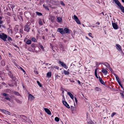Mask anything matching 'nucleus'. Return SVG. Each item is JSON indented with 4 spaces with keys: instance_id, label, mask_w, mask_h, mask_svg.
<instances>
[{
    "instance_id": "1",
    "label": "nucleus",
    "mask_w": 124,
    "mask_h": 124,
    "mask_svg": "<svg viewBox=\"0 0 124 124\" xmlns=\"http://www.w3.org/2000/svg\"><path fill=\"white\" fill-rule=\"evenodd\" d=\"M0 38L4 41H6L7 36L4 34L2 33V35L0 34Z\"/></svg>"
},
{
    "instance_id": "2",
    "label": "nucleus",
    "mask_w": 124,
    "mask_h": 124,
    "mask_svg": "<svg viewBox=\"0 0 124 124\" xmlns=\"http://www.w3.org/2000/svg\"><path fill=\"white\" fill-rule=\"evenodd\" d=\"M74 19L76 22L78 24H81V23L78 17L75 15L73 16Z\"/></svg>"
},
{
    "instance_id": "3",
    "label": "nucleus",
    "mask_w": 124,
    "mask_h": 124,
    "mask_svg": "<svg viewBox=\"0 0 124 124\" xmlns=\"http://www.w3.org/2000/svg\"><path fill=\"white\" fill-rule=\"evenodd\" d=\"M2 95H3L4 96V98L5 99L9 101L10 100L9 96L8 94L5 93H2Z\"/></svg>"
},
{
    "instance_id": "4",
    "label": "nucleus",
    "mask_w": 124,
    "mask_h": 124,
    "mask_svg": "<svg viewBox=\"0 0 124 124\" xmlns=\"http://www.w3.org/2000/svg\"><path fill=\"white\" fill-rule=\"evenodd\" d=\"M20 118L24 122L28 121V119L25 116L23 115L21 116Z\"/></svg>"
},
{
    "instance_id": "5",
    "label": "nucleus",
    "mask_w": 124,
    "mask_h": 124,
    "mask_svg": "<svg viewBox=\"0 0 124 124\" xmlns=\"http://www.w3.org/2000/svg\"><path fill=\"white\" fill-rule=\"evenodd\" d=\"M59 63L65 69H67L68 68V67L65 64L64 62H62L61 61H59Z\"/></svg>"
},
{
    "instance_id": "6",
    "label": "nucleus",
    "mask_w": 124,
    "mask_h": 124,
    "mask_svg": "<svg viewBox=\"0 0 124 124\" xmlns=\"http://www.w3.org/2000/svg\"><path fill=\"white\" fill-rule=\"evenodd\" d=\"M112 24L113 27L114 29L116 30L118 28V26L117 23L112 22Z\"/></svg>"
},
{
    "instance_id": "7",
    "label": "nucleus",
    "mask_w": 124,
    "mask_h": 124,
    "mask_svg": "<svg viewBox=\"0 0 124 124\" xmlns=\"http://www.w3.org/2000/svg\"><path fill=\"white\" fill-rule=\"evenodd\" d=\"M57 31L60 33L62 34H64V31L63 29L58 28V29Z\"/></svg>"
},
{
    "instance_id": "8",
    "label": "nucleus",
    "mask_w": 124,
    "mask_h": 124,
    "mask_svg": "<svg viewBox=\"0 0 124 124\" xmlns=\"http://www.w3.org/2000/svg\"><path fill=\"white\" fill-rule=\"evenodd\" d=\"M28 99L29 100L31 101L33 100L34 99V97L31 94H29L28 96Z\"/></svg>"
},
{
    "instance_id": "9",
    "label": "nucleus",
    "mask_w": 124,
    "mask_h": 124,
    "mask_svg": "<svg viewBox=\"0 0 124 124\" xmlns=\"http://www.w3.org/2000/svg\"><path fill=\"white\" fill-rule=\"evenodd\" d=\"M2 112L4 113L6 115H11L12 114L10 112L6 111V110H2Z\"/></svg>"
},
{
    "instance_id": "10",
    "label": "nucleus",
    "mask_w": 124,
    "mask_h": 124,
    "mask_svg": "<svg viewBox=\"0 0 124 124\" xmlns=\"http://www.w3.org/2000/svg\"><path fill=\"white\" fill-rule=\"evenodd\" d=\"M116 48L119 51H122L121 47V46L118 44L116 45Z\"/></svg>"
},
{
    "instance_id": "11",
    "label": "nucleus",
    "mask_w": 124,
    "mask_h": 124,
    "mask_svg": "<svg viewBox=\"0 0 124 124\" xmlns=\"http://www.w3.org/2000/svg\"><path fill=\"white\" fill-rule=\"evenodd\" d=\"M101 71L105 75H106L108 73V70L103 68L102 69Z\"/></svg>"
},
{
    "instance_id": "12",
    "label": "nucleus",
    "mask_w": 124,
    "mask_h": 124,
    "mask_svg": "<svg viewBox=\"0 0 124 124\" xmlns=\"http://www.w3.org/2000/svg\"><path fill=\"white\" fill-rule=\"evenodd\" d=\"M63 104L67 108H70V107L66 102L65 101H62Z\"/></svg>"
},
{
    "instance_id": "13",
    "label": "nucleus",
    "mask_w": 124,
    "mask_h": 124,
    "mask_svg": "<svg viewBox=\"0 0 124 124\" xmlns=\"http://www.w3.org/2000/svg\"><path fill=\"white\" fill-rule=\"evenodd\" d=\"M44 110L48 114L50 115L51 114V112L48 109L45 108H44Z\"/></svg>"
},
{
    "instance_id": "14",
    "label": "nucleus",
    "mask_w": 124,
    "mask_h": 124,
    "mask_svg": "<svg viewBox=\"0 0 124 124\" xmlns=\"http://www.w3.org/2000/svg\"><path fill=\"white\" fill-rule=\"evenodd\" d=\"M63 31L64 34L68 33L69 32V30L67 28H64Z\"/></svg>"
},
{
    "instance_id": "15",
    "label": "nucleus",
    "mask_w": 124,
    "mask_h": 124,
    "mask_svg": "<svg viewBox=\"0 0 124 124\" xmlns=\"http://www.w3.org/2000/svg\"><path fill=\"white\" fill-rule=\"evenodd\" d=\"M67 94L70 96L72 99L74 100V97L71 93L69 92L67 93Z\"/></svg>"
},
{
    "instance_id": "16",
    "label": "nucleus",
    "mask_w": 124,
    "mask_h": 124,
    "mask_svg": "<svg viewBox=\"0 0 124 124\" xmlns=\"http://www.w3.org/2000/svg\"><path fill=\"white\" fill-rule=\"evenodd\" d=\"M114 0L116 4L118 6H120L121 4L118 0Z\"/></svg>"
},
{
    "instance_id": "17",
    "label": "nucleus",
    "mask_w": 124,
    "mask_h": 124,
    "mask_svg": "<svg viewBox=\"0 0 124 124\" xmlns=\"http://www.w3.org/2000/svg\"><path fill=\"white\" fill-rule=\"evenodd\" d=\"M57 21L60 23H61L62 22V19L60 17H57Z\"/></svg>"
},
{
    "instance_id": "18",
    "label": "nucleus",
    "mask_w": 124,
    "mask_h": 124,
    "mask_svg": "<svg viewBox=\"0 0 124 124\" xmlns=\"http://www.w3.org/2000/svg\"><path fill=\"white\" fill-rule=\"evenodd\" d=\"M114 75L116 77V79L118 82L120 81L119 78L118 77L117 75L115 74H114Z\"/></svg>"
},
{
    "instance_id": "19",
    "label": "nucleus",
    "mask_w": 124,
    "mask_h": 124,
    "mask_svg": "<svg viewBox=\"0 0 124 124\" xmlns=\"http://www.w3.org/2000/svg\"><path fill=\"white\" fill-rule=\"evenodd\" d=\"M122 12L124 13V7L121 4L119 6Z\"/></svg>"
},
{
    "instance_id": "20",
    "label": "nucleus",
    "mask_w": 124,
    "mask_h": 124,
    "mask_svg": "<svg viewBox=\"0 0 124 124\" xmlns=\"http://www.w3.org/2000/svg\"><path fill=\"white\" fill-rule=\"evenodd\" d=\"M30 29V28L28 26H26L25 27L24 30L25 31H29Z\"/></svg>"
},
{
    "instance_id": "21",
    "label": "nucleus",
    "mask_w": 124,
    "mask_h": 124,
    "mask_svg": "<svg viewBox=\"0 0 124 124\" xmlns=\"http://www.w3.org/2000/svg\"><path fill=\"white\" fill-rule=\"evenodd\" d=\"M63 73L65 75H68L70 73L69 72L66 70H64L63 71Z\"/></svg>"
},
{
    "instance_id": "22",
    "label": "nucleus",
    "mask_w": 124,
    "mask_h": 124,
    "mask_svg": "<svg viewBox=\"0 0 124 124\" xmlns=\"http://www.w3.org/2000/svg\"><path fill=\"white\" fill-rule=\"evenodd\" d=\"M51 75V72H49L47 73V77L48 78H50Z\"/></svg>"
},
{
    "instance_id": "23",
    "label": "nucleus",
    "mask_w": 124,
    "mask_h": 124,
    "mask_svg": "<svg viewBox=\"0 0 124 124\" xmlns=\"http://www.w3.org/2000/svg\"><path fill=\"white\" fill-rule=\"evenodd\" d=\"M99 80L100 81V82L102 84H104V82L101 79V78L100 77H99Z\"/></svg>"
},
{
    "instance_id": "24",
    "label": "nucleus",
    "mask_w": 124,
    "mask_h": 124,
    "mask_svg": "<svg viewBox=\"0 0 124 124\" xmlns=\"http://www.w3.org/2000/svg\"><path fill=\"white\" fill-rule=\"evenodd\" d=\"M51 67L52 68H55L57 70H59V67L56 66H52Z\"/></svg>"
},
{
    "instance_id": "25",
    "label": "nucleus",
    "mask_w": 124,
    "mask_h": 124,
    "mask_svg": "<svg viewBox=\"0 0 124 124\" xmlns=\"http://www.w3.org/2000/svg\"><path fill=\"white\" fill-rule=\"evenodd\" d=\"M98 69L97 68L95 70V76H96V78H98V76H97V69Z\"/></svg>"
},
{
    "instance_id": "26",
    "label": "nucleus",
    "mask_w": 124,
    "mask_h": 124,
    "mask_svg": "<svg viewBox=\"0 0 124 124\" xmlns=\"http://www.w3.org/2000/svg\"><path fill=\"white\" fill-rule=\"evenodd\" d=\"M95 89L97 91H100L101 90V89L98 87H96L95 88Z\"/></svg>"
},
{
    "instance_id": "27",
    "label": "nucleus",
    "mask_w": 124,
    "mask_h": 124,
    "mask_svg": "<svg viewBox=\"0 0 124 124\" xmlns=\"http://www.w3.org/2000/svg\"><path fill=\"white\" fill-rule=\"evenodd\" d=\"M104 65H105L108 68L110 66L107 63H105L103 64Z\"/></svg>"
},
{
    "instance_id": "28",
    "label": "nucleus",
    "mask_w": 124,
    "mask_h": 124,
    "mask_svg": "<svg viewBox=\"0 0 124 124\" xmlns=\"http://www.w3.org/2000/svg\"><path fill=\"white\" fill-rule=\"evenodd\" d=\"M39 24L40 25H43V23L41 19H40L39 20Z\"/></svg>"
},
{
    "instance_id": "29",
    "label": "nucleus",
    "mask_w": 124,
    "mask_h": 124,
    "mask_svg": "<svg viewBox=\"0 0 124 124\" xmlns=\"http://www.w3.org/2000/svg\"><path fill=\"white\" fill-rule=\"evenodd\" d=\"M31 43V41L30 40H28L26 42V43L28 45L30 44Z\"/></svg>"
},
{
    "instance_id": "30",
    "label": "nucleus",
    "mask_w": 124,
    "mask_h": 124,
    "mask_svg": "<svg viewBox=\"0 0 124 124\" xmlns=\"http://www.w3.org/2000/svg\"><path fill=\"white\" fill-rule=\"evenodd\" d=\"M59 118L57 117H56L55 118V120L57 122H58L59 121Z\"/></svg>"
},
{
    "instance_id": "31",
    "label": "nucleus",
    "mask_w": 124,
    "mask_h": 124,
    "mask_svg": "<svg viewBox=\"0 0 124 124\" xmlns=\"http://www.w3.org/2000/svg\"><path fill=\"white\" fill-rule=\"evenodd\" d=\"M116 114V113L115 112H113V113L111 115V117H112L115 115Z\"/></svg>"
},
{
    "instance_id": "32",
    "label": "nucleus",
    "mask_w": 124,
    "mask_h": 124,
    "mask_svg": "<svg viewBox=\"0 0 124 124\" xmlns=\"http://www.w3.org/2000/svg\"><path fill=\"white\" fill-rule=\"evenodd\" d=\"M36 13H37V14L38 15V16H41L42 15V14L41 13L39 12H37Z\"/></svg>"
},
{
    "instance_id": "33",
    "label": "nucleus",
    "mask_w": 124,
    "mask_h": 124,
    "mask_svg": "<svg viewBox=\"0 0 124 124\" xmlns=\"http://www.w3.org/2000/svg\"><path fill=\"white\" fill-rule=\"evenodd\" d=\"M32 40L34 42H35L36 41V39L34 38H32Z\"/></svg>"
},
{
    "instance_id": "34",
    "label": "nucleus",
    "mask_w": 124,
    "mask_h": 124,
    "mask_svg": "<svg viewBox=\"0 0 124 124\" xmlns=\"http://www.w3.org/2000/svg\"><path fill=\"white\" fill-rule=\"evenodd\" d=\"M54 17L52 16V19H51V21L52 22H54Z\"/></svg>"
},
{
    "instance_id": "35",
    "label": "nucleus",
    "mask_w": 124,
    "mask_h": 124,
    "mask_svg": "<svg viewBox=\"0 0 124 124\" xmlns=\"http://www.w3.org/2000/svg\"><path fill=\"white\" fill-rule=\"evenodd\" d=\"M34 72L35 74H38V71L37 70H35Z\"/></svg>"
},
{
    "instance_id": "36",
    "label": "nucleus",
    "mask_w": 124,
    "mask_h": 124,
    "mask_svg": "<svg viewBox=\"0 0 124 124\" xmlns=\"http://www.w3.org/2000/svg\"><path fill=\"white\" fill-rule=\"evenodd\" d=\"M37 84H38V85L40 87L41 86V84L39 83V82L38 81H37Z\"/></svg>"
},
{
    "instance_id": "37",
    "label": "nucleus",
    "mask_w": 124,
    "mask_h": 124,
    "mask_svg": "<svg viewBox=\"0 0 124 124\" xmlns=\"http://www.w3.org/2000/svg\"><path fill=\"white\" fill-rule=\"evenodd\" d=\"M88 35L90 36V37H91L92 38H93V37H92V35L91 33H89L88 34Z\"/></svg>"
},
{
    "instance_id": "38",
    "label": "nucleus",
    "mask_w": 124,
    "mask_h": 124,
    "mask_svg": "<svg viewBox=\"0 0 124 124\" xmlns=\"http://www.w3.org/2000/svg\"><path fill=\"white\" fill-rule=\"evenodd\" d=\"M120 94L122 96H123L124 95V91L122 93H120Z\"/></svg>"
},
{
    "instance_id": "39",
    "label": "nucleus",
    "mask_w": 124,
    "mask_h": 124,
    "mask_svg": "<svg viewBox=\"0 0 124 124\" xmlns=\"http://www.w3.org/2000/svg\"><path fill=\"white\" fill-rule=\"evenodd\" d=\"M40 47L42 49L43 51H44V48L41 45L40 46Z\"/></svg>"
},
{
    "instance_id": "40",
    "label": "nucleus",
    "mask_w": 124,
    "mask_h": 124,
    "mask_svg": "<svg viewBox=\"0 0 124 124\" xmlns=\"http://www.w3.org/2000/svg\"><path fill=\"white\" fill-rule=\"evenodd\" d=\"M119 85L122 87V88H123V86L121 84V83L120 81L119 82H118Z\"/></svg>"
},
{
    "instance_id": "41",
    "label": "nucleus",
    "mask_w": 124,
    "mask_h": 124,
    "mask_svg": "<svg viewBox=\"0 0 124 124\" xmlns=\"http://www.w3.org/2000/svg\"><path fill=\"white\" fill-rule=\"evenodd\" d=\"M60 3L61 5H62L64 6V3L62 1H61L60 2Z\"/></svg>"
},
{
    "instance_id": "42",
    "label": "nucleus",
    "mask_w": 124,
    "mask_h": 124,
    "mask_svg": "<svg viewBox=\"0 0 124 124\" xmlns=\"http://www.w3.org/2000/svg\"><path fill=\"white\" fill-rule=\"evenodd\" d=\"M74 98L75 102L76 103H77L78 102V100H77V98L76 97H75Z\"/></svg>"
},
{
    "instance_id": "43",
    "label": "nucleus",
    "mask_w": 124,
    "mask_h": 124,
    "mask_svg": "<svg viewBox=\"0 0 124 124\" xmlns=\"http://www.w3.org/2000/svg\"><path fill=\"white\" fill-rule=\"evenodd\" d=\"M108 68L109 69V70H110V71H111V72L112 71V69L111 68H110V66Z\"/></svg>"
},
{
    "instance_id": "44",
    "label": "nucleus",
    "mask_w": 124,
    "mask_h": 124,
    "mask_svg": "<svg viewBox=\"0 0 124 124\" xmlns=\"http://www.w3.org/2000/svg\"><path fill=\"white\" fill-rule=\"evenodd\" d=\"M8 40H12L11 38L9 37H8Z\"/></svg>"
},
{
    "instance_id": "45",
    "label": "nucleus",
    "mask_w": 124,
    "mask_h": 124,
    "mask_svg": "<svg viewBox=\"0 0 124 124\" xmlns=\"http://www.w3.org/2000/svg\"><path fill=\"white\" fill-rule=\"evenodd\" d=\"M56 78H60V76L58 75H57L56 76Z\"/></svg>"
},
{
    "instance_id": "46",
    "label": "nucleus",
    "mask_w": 124,
    "mask_h": 124,
    "mask_svg": "<svg viewBox=\"0 0 124 124\" xmlns=\"http://www.w3.org/2000/svg\"><path fill=\"white\" fill-rule=\"evenodd\" d=\"M77 82H78L79 84H80V82L79 80H78L77 81Z\"/></svg>"
},
{
    "instance_id": "47",
    "label": "nucleus",
    "mask_w": 124,
    "mask_h": 124,
    "mask_svg": "<svg viewBox=\"0 0 124 124\" xmlns=\"http://www.w3.org/2000/svg\"><path fill=\"white\" fill-rule=\"evenodd\" d=\"M85 38L86 39L90 40V39H89L88 38V37H87L86 36L85 37Z\"/></svg>"
},
{
    "instance_id": "48",
    "label": "nucleus",
    "mask_w": 124,
    "mask_h": 124,
    "mask_svg": "<svg viewBox=\"0 0 124 124\" xmlns=\"http://www.w3.org/2000/svg\"><path fill=\"white\" fill-rule=\"evenodd\" d=\"M100 14L101 15V14H102L103 15V16H104V13L103 12H102L101 14Z\"/></svg>"
},
{
    "instance_id": "49",
    "label": "nucleus",
    "mask_w": 124,
    "mask_h": 124,
    "mask_svg": "<svg viewBox=\"0 0 124 124\" xmlns=\"http://www.w3.org/2000/svg\"><path fill=\"white\" fill-rule=\"evenodd\" d=\"M96 24H98V25H99L100 24V23L99 22H97L96 23Z\"/></svg>"
},
{
    "instance_id": "50",
    "label": "nucleus",
    "mask_w": 124,
    "mask_h": 124,
    "mask_svg": "<svg viewBox=\"0 0 124 124\" xmlns=\"http://www.w3.org/2000/svg\"><path fill=\"white\" fill-rule=\"evenodd\" d=\"M45 8H46V9L47 10H49L48 8L47 7H45Z\"/></svg>"
},
{
    "instance_id": "51",
    "label": "nucleus",
    "mask_w": 124,
    "mask_h": 124,
    "mask_svg": "<svg viewBox=\"0 0 124 124\" xmlns=\"http://www.w3.org/2000/svg\"><path fill=\"white\" fill-rule=\"evenodd\" d=\"M3 22L2 21L0 20V23L1 24Z\"/></svg>"
},
{
    "instance_id": "52",
    "label": "nucleus",
    "mask_w": 124,
    "mask_h": 124,
    "mask_svg": "<svg viewBox=\"0 0 124 124\" xmlns=\"http://www.w3.org/2000/svg\"><path fill=\"white\" fill-rule=\"evenodd\" d=\"M43 7H45V8L46 7V6L45 5H43Z\"/></svg>"
},
{
    "instance_id": "53",
    "label": "nucleus",
    "mask_w": 124,
    "mask_h": 124,
    "mask_svg": "<svg viewBox=\"0 0 124 124\" xmlns=\"http://www.w3.org/2000/svg\"><path fill=\"white\" fill-rule=\"evenodd\" d=\"M2 17H0V20H1L2 19Z\"/></svg>"
},
{
    "instance_id": "54",
    "label": "nucleus",
    "mask_w": 124,
    "mask_h": 124,
    "mask_svg": "<svg viewBox=\"0 0 124 124\" xmlns=\"http://www.w3.org/2000/svg\"><path fill=\"white\" fill-rule=\"evenodd\" d=\"M20 68L22 69V70L23 71V70H24L21 67H20Z\"/></svg>"
},
{
    "instance_id": "55",
    "label": "nucleus",
    "mask_w": 124,
    "mask_h": 124,
    "mask_svg": "<svg viewBox=\"0 0 124 124\" xmlns=\"http://www.w3.org/2000/svg\"><path fill=\"white\" fill-rule=\"evenodd\" d=\"M47 64V65H48V64H49V65H51V64H49L48 63H47V64Z\"/></svg>"
},
{
    "instance_id": "56",
    "label": "nucleus",
    "mask_w": 124,
    "mask_h": 124,
    "mask_svg": "<svg viewBox=\"0 0 124 124\" xmlns=\"http://www.w3.org/2000/svg\"><path fill=\"white\" fill-rule=\"evenodd\" d=\"M122 0V1L123 2H124V0Z\"/></svg>"
},
{
    "instance_id": "57",
    "label": "nucleus",
    "mask_w": 124,
    "mask_h": 124,
    "mask_svg": "<svg viewBox=\"0 0 124 124\" xmlns=\"http://www.w3.org/2000/svg\"><path fill=\"white\" fill-rule=\"evenodd\" d=\"M23 72H25V71H24V70H23Z\"/></svg>"
},
{
    "instance_id": "58",
    "label": "nucleus",
    "mask_w": 124,
    "mask_h": 124,
    "mask_svg": "<svg viewBox=\"0 0 124 124\" xmlns=\"http://www.w3.org/2000/svg\"><path fill=\"white\" fill-rule=\"evenodd\" d=\"M1 25H0V28L1 27Z\"/></svg>"
},
{
    "instance_id": "59",
    "label": "nucleus",
    "mask_w": 124,
    "mask_h": 124,
    "mask_svg": "<svg viewBox=\"0 0 124 124\" xmlns=\"http://www.w3.org/2000/svg\"><path fill=\"white\" fill-rule=\"evenodd\" d=\"M62 74H63V73H62Z\"/></svg>"
}]
</instances>
